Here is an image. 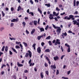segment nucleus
Wrapping results in <instances>:
<instances>
[{
  "label": "nucleus",
  "mask_w": 79,
  "mask_h": 79,
  "mask_svg": "<svg viewBox=\"0 0 79 79\" xmlns=\"http://www.w3.org/2000/svg\"><path fill=\"white\" fill-rule=\"evenodd\" d=\"M27 52H28L29 53H26V55L25 56V58H27V57L29 56H29L30 57V58H31V57H32V52L30 50H28Z\"/></svg>",
  "instance_id": "3"
},
{
  "label": "nucleus",
  "mask_w": 79,
  "mask_h": 79,
  "mask_svg": "<svg viewBox=\"0 0 79 79\" xmlns=\"http://www.w3.org/2000/svg\"><path fill=\"white\" fill-rule=\"evenodd\" d=\"M61 49L62 50V52H63V51H64V49H63V47H62V46H61Z\"/></svg>",
  "instance_id": "59"
},
{
  "label": "nucleus",
  "mask_w": 79,
  "mask_h": 79,
  "mask_svg": "<svg viewBox=\"0 0 79 79\" xmlns=\"http://www.w3.org/2000/svg\"><path fill=\"white\" fill-rule=\"evenodd\" d=\"M68 52H71V48H68L67 49Z\"/></svg>",
  "instance_id": "22"
},
{
  "label": "nucleus",
  "mask_w": 79,
  "mask_h": 79,
  "mask_svg": "<svg viewBox=\"0 0 79 79\" xmlns=\"http://www.w3.org/2000/svg\"><path fill=\"white\" fill-rule=\"evenodd\" d=\"M37 39L38 40H40V39H41V37L40 36H38L37 37Z\"/></svg>",
  "instance_id": "30"
},
{
  "label": "nucleus",
  "mask_w": 79,
  "mask_h": 79,
  "mask_svg": "<svg viewBox=\"0 0 79 79\" xmlns=\"http://www.w3.org/2000/svg\"><path fill=\"white\" fill-rule=\"evenodd\" d=\"M22 24L23 25V26H26V23H25V22H23L22 23Z\"/></svg>",
  "instance_id": "44"
},
{
  "label": "nucleus",
  "mask_w": 79,
  "mask_h": 79,
  "mask_svg": "<svg viewBox=\"0 0 79 79\" xmlns=\"http://www.w3.org/2000/svg\"><path fill=\"white\" fill-rule=\"evenodd\" d=\"M20 9H21V6H19L18 7V9H17L18 11H19V10H20Z\"/></svg>",
  "instance_id": "28"
},
{
  "label": "nucleus",
  "mask_w": 79,
  "mask_h": 79,
  "mask_svg": "<svg viewBox=\"0 0 79 79\" xmlns=\"http://www.w3.org/2000/svg\"><path fill=\"white\" fill-rule=\"evenodd\" d=\"M44 66L45 67H47L48 66V64L45 62L44 64Z\"/></svg>",
  "instance_id": "37"
},
{
  "label": "nucleus",
  "mask_w": 79,
  "mask_h": 79,
  "mask_svg": "<svg viewBox=\"0 0 79 79\" xmlns=\"http://www.w3.org/2000/svg\"><path fill=\"white\" fill-rule=\"evenodd\" d=\"M32 61V60L30 59L28 62L29 64H31V62Z\"/></svg>",
  "instance_id": "57"
},
{
  "label": "nucleus",
  "mask_w": 79,
  "mask_h": 79,
  "mask_svg": "<svg viewBox=\"0 0 79 79\" xmlns=\"http://www.w3.org/2000/svg\"><path fill=\"white\" fill-rule=\"evenodd\" d=\"M52 44H54L55 45H57V44L58 45H60L61 43H60V40L57 39L56 40V41L55 40H53L52 41Z\"/></svg>",
  "instance_id": "2"
},
{
  "label": "nucleus",
  "mask_w": 79,
  "mask_h": 79,
  "mask_svg": "<svg viewBox=\"0 0 79 79\" xmlns=\"http://www.w3.org/2000/svg\"><path fill=\"white\" fill-rule=\"evenodd\" d=\"M9 54L10 55H13V52L11 51H9Z\"/></svg>",
  "instance_id": "46"
},
{
  "label": "nucleus",
  "mask_w": 79,
  "mask_h": 79,
  "mask_svg": "<svg viewBox=\"0 0 79 79\" xmlns=\"http://www.w3.org/2000/svg\"><path fill=\"white\" fill-rule=\"evenodd\" d=\"M24 72V73H28V71L27 70H25Z\"/></svg>",
  "instance_id": "51"
},
{
  "label": "nucleus",
  "mask_w": 79,
  "mask_h": 79,
  "mask_svg": "<svg viewBox=\"0 0 79 79\" xmlns=\"http://www.w3.org/2000/svg\"><path fill=\"white\" fill-rule=\"evenodd\" d=\"M4 30V27H2L1 28H0V30L1 31H2L3 30Z\"/></svg>",
  "instance_id": "41"
},
{
  "label": "nucleus",
  "mask_w": 79,
  "mask_h": 79,
  "mask_svg": "<svg viewBox=\"0 0 79 79\" xmlns=\"http://www.w3.org/2000/svg\"><path fill=\"white\" fill-rule=\"evenodd\" d=\"M59 74V71L58 70H57L56 72V75H58Z\"/></svg>",
  "instance_id": "49"
},
{
  "label": "nucleus",
  "mask_w": 79,
  "mask_h": 79,
  "mask_svg": "<svg viewBox=\"0 0 79 79\" xmlns=\"http://www.w3.org/2000/svg\"><path fill=\"white\" fill-rule=\"evenodd\" d=\"M60 15L61 16H63V15H65V12H63V13H61Z\"/></svg>",
  "instance_id": "53"
},
{
  "label": "nucleus",
  "mask_w": 79,
  "mask_h": 79,
  "mask_svg": "<svg viewBox=\"0 0 79 79\" xmlns=\"http://www.w3.org/2000/svg\"><path fill=\"white\" fill-rule=\"evenodd\" d=\"M53 58L55 61H56V60H58V59H59V58L58 57V56H56L55 57H54Z\"/></svg>",
  "instance_id": "11"
},
{
  "label": "nucleus",
  "mask_w": 79,
  "mask_h": 79,
  "mask_svg": "<svg viewBox=\"0 0 79 79\" xmlns=\"http://www.w3.org/2000/svg\"><path fill=\"white\" fill-rule=\"evenodd\" d=\"M75 14H76V15L78 14V12H77V11H76L75 13H74V15H75Z\"/></svg>",
  "instance_id": "60"
},
{
  "label": "nucleus",
  "mask_w": 79,
  "mask_h": 79,
  "mask_svg": "<svg viewBox=\"0 0 79 79\" xmlns=\"http://www.w3.org/2000/svg\"><path fill=\"white\" fill-rule=\"evenodd\" d=\"M23 44L24 46L26 47H27V44L25 42H23Z\"/></svg>",
  "instance_id": "19"
},
{
  "label": "nucleus",
  "mask_w": 79,
  "mask_h": 79,
  "mask_svg": "<svg viewBox=\"0 0 79 79\" xmlns=\"http://www.w3.org/2000/svg\"><path fill=\"white\" fill-rule=\"evenodd\" d=\"M17 64L19 67H21L23 66V64H19V62H17Z\"/></svg>",
  "instance_id": "9"
},
{
  "label": "nucleus",
  "mask_w": 79,
  "mask_h": 79,
  "mask_svg": "<svg viewBox=\"0 0 79 79\" xmlns=\"http://www.w3.org/2000/svg\"><path fill=\"white\" fill-rule=\"evenodd\" d=\"M14 25V23H12L10 24V26L11 27H13Z\"/></svg>",
  "instance_id": "58"
},
{
  "label": "nucleus",
  "mask_w": 79,
  "mask_h": 79,
  "mask_svg": "<svg viewBox=\"0 0 79 79\" xmlns=\"http://www.w3.org/2000/svg\"><path fill=\"white\" fill-rule=\"evenodd\" d=\"M53 27H54V29H58V27L55 26V25H54L53 24H52Z\"/></svg>",
  "instance_id": "25"
},
{
  "label": "nucleus",
  "mask_w": 79,
  "mask_h": 79,
  "mask_svg": "<svg viewBox=\"0 0 79 79\" xmlns=\"http://www.w3.org/2000/svg\"><path fill=\"white\" fill-rule=\"evenodd\" d=\"M38 11H39V12H40V14H41V15H42V10H40V8H38Z\"/></svg>",
  "instance_id": "18"
},
{
  "label": "nucleus",
  "mask_w": 79,
  "mask_h": 79,
  "mask_svg": "<svg viewBox=\"0 0 79 79\" xmlns=\"http://www.w3.org/2000/svg\"><path fill=\"white\" fill-rule=\"evenodd\" d=\"M37 21L36 20H34V25L37 26Z\"/></svg>",
  "instance_id": "16"
},
{
  "label": "nucleus",
  "mask_w": 79,
  "mask_h": 79,
  "mask_svg": "<svg viewBox=\"0 0 79 79\" xmlns=\"http://www.w3.org/2000/svg\"><path fill=\"white\" fill-rule=\"evenodd\" d=\"M56 11H60V9H58V7H57L56 8Z\"/></svg>",
  "instance_id": "50"
},
{
  "label": "nucleus",
  "mask_w": 79,
  "mask_h": 79,
  "mask_svg": "<svg viewBox=\"0 0 79 79\" xmlns=\"http://www.w3.org/2000/svg\"><path fill=\"white\" fill-rule=\"evenodd\" d=\"M30 3H31V4H32V5H33V4H34V2H33V1L32 0H30Z\"/></svg>",
  "instance_id": "48"
},
{
  "label": "nucleus",
  "mask_w": 79,
  "mask_h": 79,
  "mask_svg": "<svg viewBox=\"0 0 79 79\" xmlns=\"http://www.w3.org/2000/svg\"><path fill=\"white\" fill-rule=\"evenodd\" d=\"M44 44L45 43L44 42H42L41 43V45L42 47H44Z\"/></svg>",
  "instance_id": "47"
},
{
  "label": "nucleus",
  "mask_w": 79,
  "mask_h": 79,
  "mask_svg": "<svg viewBox=\"0 0 79 79\" xmlns=\"http://www.w3.org/2000/svg\"><path fill=\"white\" fill-rule=\"evenodd\" d=\"M1 74L2 75H3V74H4V72L2 71L1 72Z\"/></svg>",
  "instance_id": "64"
},
{
  "label": "nucleus",
  "mask_w": 79,
  "mask_h": 79,
  "mask_svg": "<svg viewBox=\"0 0 79 79\" xmlns=\"http://www.w3.org/2000/svg\"><path fill=\"white\" fill-rule=\"evenodd\" d=\"M49 18L50 19H54L55 20V21H58V19H57V18L56 17H55L54 18L53 17V16H55L54 15L52 14H50L49 15Z\"/></svg>",
  "instance_id": "4"
},
{
  "label": "nucleus",
  "mask_w": 79,
  "mask_h": 79,
  "mask_svg": "<svg viewBox=\"0 0 79 79\" xmlns=\"http://www.w3.org/2000/svg\"><path fill=\"white\" fill-rule=\"evenodd\" d=\"M45 73H46V74L47 75V76H48V75H49L48 71L47 70V71H46L45 72Z\"/></svg>",
  "instance_id": "36"
},
{
  "label": "nucleus",
  "mask_w": 79,
  "mask_h": 79,
  "mask_svg": "<svg viewBox=\"0 0 79 79\" xmlns=\"http://www.w3.org/2000/svg\"><path fill=\"white\" fill-rule=\"evenodd\" d=\"M50 49H47L45 50V52H50Z\"/></svg>",
  "instance_id": "20"
},
{
  "label": "nucleus",
  "mask_w": 79,
  "mask_h": 79,
  "mask_svg": "<svg viewBox=\"0 0 79 79\" xmlns=\"http://www.w3.org/2000/svg\"><path fill=\"white\" fill-rule=\"evenodd\" d=\"M46 58V59L48 61V63L49 64H51V62H50V59L48 58V57H47V56H45Z\"/></svg>",
  "instance_id": "7"
},
{
  "label": "nucleus",
  "mask_w": 79,
  "mask_h": 79,
  "mask_svg": "<svg viewBox=\"0 0 79 79\" xmlns=\"http://www.w3.org/2000/svg\"><path fill=\"white\" fill-rule=\"evenodd\" d=\"M2 14L3 16V17H4L5 16V13H4L3 12V11H2Z\"/></svg>",
  "instance_id": "32"
},
{
  "label": "nucleus",
  "mask_w": 79,
  "mask_h": 79,
  "mask_svg": "<svg viewBox=\"0 0 79 79\" xmlns=\"http://www.w3.org/2000/svg\"><path fill=\"white\" fill-rule=\"evenodd\" d=\"M65 56V55H63L62 56L60 57L61 60H63V58H64V57Z\"/></svg>",
  "instance_id": "33"
},
{
  "label": "nucleus",
  "mask_w": 79,
  "mask_h": 79,
  "mask_svg": "<svg viewBox=\"0 0 79 79\" xmlns=\"http://www.w3.org/2000/svg\"><path fill=\"white\" fill-rule=\"evenodd\" d=\"M40 30L41 31V32H42V31H44V29L43 28H40Z\"/></svg>",
  "instance_id": "23"
},
{
  "label": "nucleus",
  "mask_w": 79,
  "mask_h": 79,
  "mask_svg": "<svg viewBox=\"0 0 79 79\" xmlns=\"http://www.w3.org/2000/svg\"><path fill=\"white\" fill-rule=\"evenodd\" d=\"M40 19H38V21L37 23L38 24H39V22H40Z\"/></svg>",
  "instance_id": "63"
},
{
  "label": "nucleus",
  "mask_w": 79,
  "mask_h": 79,
  "mask_svg": "<svg viewBox=\"0 0 79 79\" xmlns=\"http://www.w3.org/2000/svg\"><path fill=\"white\" fill-rule=\"evenodd\" d=\"M35 29H33L31 32V34H33L34 33V32H35Z\"/></svg>",
  "instance_id": "17"
},
{
  "label": "nucleus",
  "mask_w": 79,
  "mask_h": 79,
  "mask_svg": "<svg viewBox=\"0 0 79 79\" xmlns=\"http://www.w3.org/2000/svg\"><path fill=\"white\" fill-rule=\"evenodd\" d=\"M35 64L34 63H31L30 64V66H34Z\"/></svg>",
  "instance_id": "29"
},
{
  "label": "nucleus",
  "mask_w": 79,
  "mask_h": 79,
  "mask_svg": "<svg viewBox=\"0 0 79 79\" xmlns=\"http://www.w3.org/2000/svg\"><path fill=\"white\" fill-rule=\"evenodd\" d=\"M5 48V46H3L2 49V52H3L4 51Z\"/></svg>",
  "instance_id": "27"
},
{
  "label": "nucleus",
  "mask_w": 79,
  "mask_h": 79,
  "mask_svg": "<svg viewBox=\"0 0 79 79\" xmlns=\"http://www.w3.org/2000/svg\"><path fill=\"white\" fill-rule=\"evenodd\" d=\"M2 54H3V53L0 51V56H1Z\"/></svg>",
  "instance_id": "61"
},
{
  "label": "nucleus",
  "mask_w": 79,
  "mask_h": 79,
  "mask_svg": "<svg viewBox=\"0 0 79 79\" xmlns=\"http://www.w3.org/2000/svg\"><path fill=\"white\" fill-rule=\"evenodd\" d=\"M12 77L13 78H14V79H16V76L15 75H14L13 76H12Z\"/></svg>",
  "instance_id": "31"
},
{
  "label": "nucleus",
  "mask_w": 79,
  "mask_h": 79,
  "mask_svg": "<svg viewBox=\"0 0 79 79\" xmlns=\"http://www.w3.org/2000/svg\"><path fill=\"white\" fill-rule=\"evenodd\" d=\"M51 68H53L54 69H56V65H51Z\"/></svg>",
  "instance_id": "13"
},
{
  "label": "nucleus",
  "mask_w": 79,
  "mask_h": 79,
  "mask_svg": "<svg viewBox=\"0 0 79 79\" xmlns=\"http://www.w3.org/2000/svg\"><path fill=\"white\" fill-rule=\"evenodd\" d=\"M73 24L74 25H76V24L77 25V24L78 23L76 20H73Z\"/></svg>",
  "instance_id": "10"
},
{
  "label": "nucleus",
  "mask_w": 79,
  "mask_h": 79,
  "mask_svg": "<svg viewBox=\"0 0 79 79\" xmlns=\"http://www.w3.org/2000/svg\"><path fill=\"white\" fill-rule=\"evenodd\" d=\"M20 47H21V49L22 50H21V52H23V45H22V44H19Z\"/></svg>",
  "instance_id": "15"
},
{
  "label": "nucleus",
  "mask_w": 79,
  "mask_h": 79,
  "mask_svg": "<svg viewBox=\"0 0 79 79\" xmlns=\"http://www.w3.org/2000/svg\"><path fill=\"white\" fill-rule=\"evenodd\" d=\"M37 52L38 53H40V52H41V49L40 47H39L37 48Z\"/></svg>",
  "instance_id": "8"
},
{
  "label": "nucleus",
  "mask_w": 79,
  "mask_h": 79,
  "mask_svg": "<svg viewBox=\"0 0 79 79\" xmlns=\"http://www.w3.org/2000/svg\"><path fill=\"white\" fill-rule=\"evenodd\" d=\"M64 19H67V20H75V18H74V15H70L69 16V17H68V16H65L64 18Z\"/></svg>",
  "instance_id": "1"
},
{
  "label": "nucleus",
  "mask_w": 79,
  "mask_h": 79,
  "mask_svg": "<svg viewBox=\"0 0 79 79\" xmlns=\"http://www.w3.org/2000/svg\"><path fill=\"white\" fill-rule=\"evenodd\" d=\"M16 44L17 45H19V44H21V42L16 41Z\"/></svg>",
  "instance_id": "43"
},
{
  "label": "nucleus",
  "mask_w": 79,
  "mask_h": 79,
  "mask_svg": "<svg viewBox=\"0 0 79 79\" xmlns=\"http://www.w3.org/2000/svg\"><path fill=\"white\" fill-rule=\"evenodd\" d=\"M40 77H41V78H42V79H43L44 77V74H43V73L41 72V73H40Z\"/></svg>",
  "instance_id": "14"
},
{
  "label": "nucleus",
  "mask_w": 79,
  "mask_h": 79,
  "mask_svg": "<svg viewBox=\"0 0 79 79\" xmlns=\"http://www.w3.org/2000/svg\"><path fill=\"white\" fill-rule=\"evenodd\" d=\"M29 14H31V15H32V16H34V13H33L32 12H29Z\"/></svg>",
  "instance_id": "39"
},
{
  "label": "nucleus",
  "mask_w": 79,
  "mask_h": 79,
  "mask_svg": "<svg viewBox=\"0 0 79 79\" xmlns=\"http://www.w3.org/2000/svg\"><path fill=\"white\" fill-rule=\"evenodd\" d=\"M35 45H36V44H34L32 45V47H35Z\"/></svg>",
  "instance_id": "56"
},
{
  "label": "nucleus",
  "mask_w": 79,
  "mask_h": 79,
  "mask_svg": "<svg viewBox=\"0 0 79 79\" xmlns=\"http://www.w3.org/2000/svg\"><path fill=\"white\" fill-rule=\"evenodd\" d=\"M62 34H63L64 36H66V35H67V33H66V32H65L64 33H62Z\"/></svg>",
  "instance_id": "38"
},
{
  "label": "nucleus",
  "mask_w": 79,
  "mask_h": 79,
  "mask_svg": "<svg viewBox=\"0 0 79 79\" xmlns=\"http://www.w3.org/2000/svg\"><path fill=\"white\" fill-rule=\"evenodd\" d=\"M62 79H69V78H68V77H62Z\"/></svg>",
  "instance_id": "34"
},
{
  "label": "nucleus",
  "mask_w": 79,
  "mask_h": 79,
  "mask_svg": "<svg viewBox=\"0 0 79 79\" xmlns=\"http://www.w3.org/2000/svg\"><path fill=\"white\" fill-rule=\"evenodd\" d=\"M48 43L49 44V45H52V42L50 41L48 42Z\"/></svg>",
  "instance_id": "42"
},
{
  "label": "nucleus",
  "mask_w": 79,
  "mask_h": 79,
  "mask_svg": "<svg viewBox=\"0 0 79 79\" xmlns=\"http://www.w3.org/2000/svg\"><path fill=\"white\" fill-rule=\"evenodd\" d=\"M18 21H19L18 18H17L16 19H14L11 20V22H18Z\"/></svg>",
  "instance_id": "6"
},
{
  "label": "nucleus",
  "mask_w": 79,
  "mask_h": 79,
  "mask_svg": "<svg viewBox=\"0 0 79 79\" xmlns=\"http://www.w3.org/2000/svg\"><path fill=\"white\" fill-rule=\"evenodd\" d=\"M72 32V31H70V30H69V31H68V32H69V33H72V32Z\"/></svg>",
  "instance_id": "62"
},
{
  "label": "nucleus",
  "mask_w": 79,
  "mask_h": 79,
  "mask_svg": "<svg viewBox=\"0 0 79 79\" xmlns=\"http://www.w3.org/2000/svg\"><path fill=\"white\" fill-rule=\"evenodd\" d=\"M76 5L77 6H79V2L78 1H77L76 2Z\"/></svg>",
  "instance_id": "40"
},
{
  "label": "nucleus",
  "mask_w": 79,
  "mask_h": 79,
  "mask_svg": "<svg viewBox=\"0 0 79 79\" xmlns=\"http://www.w3.org/2000/svg\"><path fill=\"white\" fill-rule=\"evenodd\" d=\"M10 10L11 11H13L14 10V8H13V7H11Z\"/></svg>",
  "instance_id": "55"
},
{
  "label": "nucleus",
  "mask_w": 79,
  "mask_h": 79,
  "mask_svg": "<svg viewBox=\"0 0 79 79\" xmlns=\"http://www.w3.org/2000/svg\"><path fill=\"white\" fill-rule=\"evenodd\" d=\"M45 6H48V7H50V3H49L48 4H45Z\"/></svg>",
  "instance_id": "24"
},
{
  "label": "nucleus",
  "mask_w": 79,
  "mask_h": 79,
  "mask_svg": "<svg viewBox=\"0 0 79 79\" xmlns=\"http://www.w3.org/2000/svg\"><path fill=\"white\" fill-rule=\"evenodd\" d=\"M12 49L13 51V52H15V53H18V52H17L16 50V49L13 48H12Z\"/></svg>",
  "instance_id": "12"
},
{
  "label": "nucleus",
  "mask_w": 79,
  "mask_h": 79,
  "mask_svg": "<svg viewBox=\"0 0 79 79\" xmlns=\"http://www.w3.org/2000/svg\"><path fill=\"white\" fill-rule=\"evenodd\" d=\"M48 25H47L45 28V30H47V29H48Z\"/></svg>",
  "instance_id": "52"
},
{
  "label": "nucleus",
  "mask_w": 79,
  "mask_h": 79,
  "mask_svg": "<svg viewBox=\"0 0 79 79\" xmlns=\"http://www.w3.org/2000/svg\"><path fill=\"white\" fill-rule=\"evenodd\" d=\"M50 36H49L46 38V39L47 40V39H50Z\"/></svg>",
  "instance_id": "45"
},
{
  "label": "nucleus",
  "mask_w": 79,
  "mask_h": 79,
  "mask_svg": "<svg viewBox=\"0 0 79 79\" xmlns=\"http://www.w3.org/2000/svg\"><path fill=\"white\" fill-rule=\"evenodd\" d=\"M57 30L56 31V32L57 33V35H59L61 33V28H60V27H58L57 28Z\"/></svg>",
  "instance_id": "5"
},
{
  "label": "nucleus",
  "mask_w": 79,
  "mask_h": 79,
  "mask_svg": "<svg viewBox=\"0 0 79 79\" xmlns=\"http://www.w3.org/2000/svg\"><path fill=\"white\" fill-rule=\"evenodd\" d=\"M8 46H6L5 48V51L6 52H8Z\"/></svg>",
  "instance_id": "21"
},
{
  "label": "nucleus",
  "mask_w": 79,
  "mask_h": 79,
  "mask_svg": "<svg viewBox=\"0 0 79 79\" xmlns=\"http://www.w3.org/2000/svg\"><path fill=\"white\" fill-rule=\"evenodd\" d=\"M70 73H71V70H70L68 72H67L68 75H69V74Z\"/></svg>",
  "instance_id": "54"
},
{
  "label": "nucleus",
  "mask_w": 79,
  "mask_h": 79,
  "mask_svg": "<svg viewBox=\"0 0 79 79\" xmlns=\"http://www.w3.org/2000/svg\"><path fill=\"white\" fill-rule=\"evenodd\" d=\"M15 48L17 49L18 48H20V47L18 45H16L15 46Z\"/></svg>",
  "instance_id": "35"
},
{
  "label": "nucleus",
  "mask_w": 79,
  "mask_h": 79,
  "mask_svg": "<svg viewBox=\"0 0 79 79\" xmlns=\"http://www.w3.org/2000/svg\"><path fill=\"white\" fill-rule=\"evenodd\" d=\"M76 0H74L73 1V6H76Z\"/></svg>",
  "instance_id": "26"
}]
</instances>
